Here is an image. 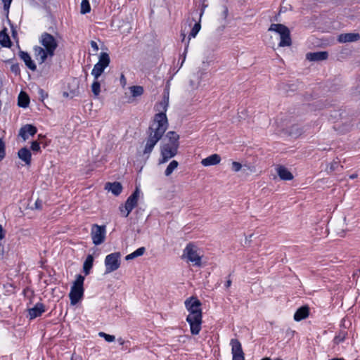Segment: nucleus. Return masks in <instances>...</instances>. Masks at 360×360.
I'll use <instances>...</instances> for the list:
<instances>
[{"label":"nucleus","mask_w":360,"mask_h":360,"mask_svg":"<svg viewBox=\"0 0 360 360\" xmlns=\"http://www.w3.org/2000/svg\"><path fill=\"white\" fill-rule=\"evenodd\" d=\"M299 134H300V131H298V132H297V133H295V135H299Z\"/></svg>","instance_id":"5fc2aeb1"},{"label":"nucleus","mask_w":360,"mask_h":360,"mask_svg":"<svg viewBox=\"0 0 360 360\" xmlns=\"http://www.w3.org/2000/svg\"><path fill=\"white\" fill-rule=\"evenodd\" d=\"M18 158L25 162V165L30 166L32 161V154L27 148H22L18 152Z\"/></svg>","instance_id":"a211bd4d"},{"label":"nucleus","mask_w":360,"mask_h":360,"mask_svg":"<svg viewBox=\"0 0 360 360\" xmlns=\"http://www.w3.org/2000/svg\"><path fill=\"white\" fill-rule=\"evenodd\" d=\"M45 311L46 308L44 304L41 302H37L33 307L28 309L27 316L30 319H34L40 316Z\"/></svg>","instance_id":"4468645a"},{"label":"nucleus","mask_w":360,"mask_h":360,"mask_svg":"<svg viewBox=\"0 0 360 360\" xmlns=\"http://www.w3.org/2000/svg\"><path fill=\"white\" fill-rule=\"evenodd\" d=\"M185 306L189 314L186 317V321L190 325L192 335L199 334L202 324V310L200 302L195 298L191 297L185 301Z\"/></svg>","instance_id":"f257e3e1"},{"label":"nucleus","mask_w":360,"mask_h":360,"mask_svg":"<svg viewBox=\"0 0 360 360\" xmlns=\"http://www.w3.org/2000/svg\"><path fill=\"white\" fill-rule=\"evenodd\" d=\"M91 91L95 96H98L101 92V84L98 79H95L91 84Z\"/></svg>","instance_id":"2f4dec72"},{"label":"nucleus","mask_w":360,"mask_h":360,"mask_svg":"<svg viewBox=\"0 0 360 360\" xmlns=\"http://www.w3.org/2000/svg\"><path fill=\"white\" fill-rule=\"evenodd\" d=\"M117 341H118V342L120 343V345H123L124 344V342H125V341L122 338H118Z\"/></svg>","instance_id":"09e8293b"},{"label":"nucleus","mask_w":360,"mask_h":360,"mask_svg":"<svg viewBox=\"0 0 360 360\" xmlns=\"http://www.w3.org/2000/svg\"><path fill=\"white\" fill-rule=\"evenodd\" d=\"M129 89L132 96L134 97L140 96L143 93V88L141 86H132Z\"/></svg>","instance_id":"7c9ffc66"},{"label":"nucleus","mask_w":360,"mask_h":360,"mask_svg":"<svg viewBox=\"0 0 360 360\" xmlns=\"http://www.w3.org/2000/svg\"><path fill=\"white\" fill-rule=\"evenodd\" d=\"M269 31L276 32L280 36L278 46L281 47L290 46L292 44L290 30L283 24H271Z\"/></svg>","instance_id":"20e7f679"},{"label":"nucleus","mask_w":360,"mask_h":360,"mask_svg":"<svg viewBox=\"0 0 360 360\" xmlns=\"http://www.w3.org/2000/svg\"><path fill=\"white\" fill-rule=\"evenodd\" d=\"M328 57L327 51L309 52L306 54V59L309 61H322Z\"/></svg>","instance_id":"dca6fc26"},{"label":"nucleus","mask_w":360,"mask_h":360,"mask_svg":"<svg viewBox=\"0 0 360 360\" xmlns=\"http://www.w3.org/2000/svg\"><path fill=\"white\" fill-rule=\"evenodd\" d=\"M91 11V6L88 0H82L81 3L80 13L86 14Z\"/></svg>","instance_id":"473e14b6"},{"label":"nucleus","mask_w":360,"mask_h":360,"mask_svg":"<svg viewBox=\"0 0 360 360\" xmlns=\"http://www.w3.org/2000/svg\"><path fill=\"white\" fill-rule=\"evenodd\" d=\"M91 48L94 51L97 52L99 49L98 44L94 41H91L90 42Z\"/></svg>","instance_id":"79ce46f5"},{"label":"nucleus","mask_w":360,"mask_h":360,"mask_svg":"<svg viewBox=\"0 0 360 360\" xmlns=\"http://www.w3.org/2000/svg\"><path fill=\"white\" fill-rule=\"evenodd\" d=\"M0 44L4 47H10L11 46L9 36L4 31L0 32Z\"/></svg>","instance_id":"cd10ccee"},{"label":"nucleus","mask_w":360,"mask_h":360,"mask_svg":"<svg viewBox=\"0 0 360 360\" xmlns=\"http://www.w3.org/2000/svg\"><path fill=\"white\" fill-rule=\"evenodd\" d=\"M106 228L105 225H98L94 224L91 226V237L94 245L102 244L105 240Z\"/></svg>","instance_id":"9b49d317"},{"label":"nucleus","mask_w":360,"mask_h":360,"mask_svg":"<svg viewBox=\"0 0 360 360\" xmlns=\"http://www.w3.org/2000/svg\"><path fill=\"white\" fill-rule=\"evenodd\" d=\"M200 22H197L194 25V26L193 27L190 34H189V39L191 38V37H195L197 34L198 33V32L200 31Z\"/></svg>","instance_id":"f704fd0d"},{"label":"nucleus","mask_w":360,"mask_h":360,"mask_svg":"<svg viewBox=\"0 0 360 360\" xmlns=\"http://www.w3.org/2000/svg\"><path fill=\"white\" fill-rule=\"evenodd\" d=\"M338 162H332L331 165H330V171H333V170L336 169V167H338Z\"/></svg>","instance_id":"a18cd8bd"},{"label":"nucleus","mask_w":360,"mask_h":360,"mask_svg":"<svg viewBox=\"0 0 360 360\" xmlns=\"http://www.w3.org/2000/svg\"><path fill=\"white\" fill-rule=\"evenodd\" d=\"M39 41L41 44L47 51L49 56L51 58L53 56L55 51L58 47V42L55 37L51 34L44 32L41 35Z\"/></svg>","instance_id":"9d476101"},{"label":"nucleus","mask_w":360,"mask_h":360,"mask_svg":"<svg viewBox=\"0 0 360 360\" xmlns=\"http://www.w3.org/2000/svg\"><path fill=\"white\" fill-rule=\"evenodd\" d=\"M230 345H231L233 355L232 360H245L240 342L237 339H231Z\"/></svg>","instance_id":"ddd939ff"},{"label":"nucleus","mask_w":360,"mask_h":360,"mask_svg":"<svg viewBox=\"0 0 360 360\" xmlns=\"http://www.w3.org/2000/svg\"><path fill=\"white\" fill-rule=\"evenodd\" d=\"M167 138L169 140V142L167 143H169L172 145L177 144L178 146H179V136L175 131H169L167 134Z\"/></svg>","instance_id":"c85d7f7f"},{"label":"nucleus","mask_w":360,"mask_h":360,"mask_svg":"<svg viewBox=\"0 0 360 360\" xmlns=\"http://www.w3.org/2000/svg\"><path fill=\"white\" fill-rule=\"evenodd\" d=\"M84 277L82 275H77L76 280L71 287L69 297L72 305H75L83 297Z\"/></svg>","instance_id":"39448f33"},{"label":"nucleus","mask_w":360,"mask_h":360,"mask_svg":"<svg viewBox=\"0 0 360 360\" xmlns=\"http://www.w3.org/2000/svg\"><path fill=\"white\" fill-rule=\"evenodd\" d=\"M242 165L238 162H233L231 164V169L234 172H238L241 169Z\"/></svg>","instance_id":"4c0bfd02"},{"label":"nucleus","mask_w":360,"mask_h":360,"mask_svg":"<svg viewBox=\"0 0 360 360\" xmlns=\"http://www.w3.org/2000/svg\"><path fill=\"white\" fill-rule=\"evenodd\" d=\"M276 172L281 179L284 181H290L293 179L292 174L284 166L278 165Z\"/></svg>","instance_id":"aec40b11"},{"label":"nucleus","mask_w":360,"mask_h":360,"mask_svg":"<svg viewBox=\"0 0 360 360\" xmlns=\"http://www.w3.org/2000/svg\"><path fill=\"white\" fill-rule=\"evenodd\" d=\"M110 63V58L109 54L105 52H101L98 57V61L94 66L91 71V75L96 79L104 72V70L109 65Z\"/></svg>","instance_id":"0eeeda50"},{"label":"nucleus","mask_w":360,"mask_h":360,"mask_svg":"<svg viewBox=\"0 0 360 360\" xmlns=\"http://www.w3.org/2000/svg\"><path fill=\"white\" fill-rule=\"evenodd\" d=\"M20 58L25 62L26 66L32 71L36 70L37 66L32 60L28 53L23 51L19 52Z\"/></svg>","instance_id":"412c9836"},{"label":"nucleus","mask_w":360,"mask_h":360,"mask_svg":"<svg viewBox=\"0 0 360 360\" xmlns=\"http://www.w3.org/2000/svg\"><path fill=\"white\" fill-rule=\"evenodd\" d=\"M94 264V257L89 255L83 264V271L86 276L89 275Z\"/></svg>","instance_id":"393cba45"},{"label":"nucleus","mask_w":360,"mask_h":360,"mask_svg":"<svg viewBox=\"0 0 360 360\" xmlns=\"http://www.w3.org/2000/svg\"><path fill=\"white\" fill-rule=\"evenodd\" d=\"M169 105V92L165 91L162 100L155 105V110L158 112L154 117L152 125L162 127L167 129L168 127V121L166 116V112Z\"/></svg>","instance_id":"f03ea898"},{"label":"nucleus","mask_w":360,"mask_h":360,"mask_svg":"<svg viewBox=\"0 0 360 360\" xmlns=\"http://www.w3.org/2000/svg\"><path fill=\"white\" fill-rule=\"evenodd\" d=\"M231 283H232V281H231V280L230 278V276H229L228 279H227V281H226V282L225 283V287L226 288H229L231 285Z\"/></svg>","instance_id":"49530a36"},{"label":"nucleus","mask_w":360,"mask_h":360,"mask_svg":"<svg viewBox=\"0 0 360 360\" xmlns=\"http://www.w3.org/2000/svg\"><path fill=\"white\" fill-rule=\"evenodd\" d=\"M98 335L100 337L104 338V339L108 342H113L115 340L114 335H108L103 332H100Z\"/></svg>","instance_id":"c9c22d12"},{"label":"nucleus","mask_w":360,"mask_h":360,"mask_svg":"<svg viewBox=\"0 0 360 360\" xmlns=\"http://www.w3.org/2000/svg\"><path fill=\"white\" fill-rule=\"evenodd\" d=\"M262 360H271V359L268 358V357H266V358L262 359Z\"/></svg>","instance_id":"3c124183"},{"label":"nucleus","mask_w":360,"mask_h":360,"mask_svg":"<svg viewBox=\"0 0 360 360\" xmlns=\"http://www.w3.org/2000/svg\"><path fill=\"white\" fill-rule=\"evenodd\" d=\"M203 13H204V10H202V11L200 13V17L202 15Z\"/></svg>","instance_id":"864d4df0"},{"label":"nucleus","mask_w":360,"mask_h":360,"mask_svg":"<svg viewBox=\"0 0 360 360\" xmlns=\"http://www.w3.org/2000/svg\"><path fill=\"white\" fill-rule=\"evenodd\" d=\"M34 206L36 209H41L42 207V201L37 200L34 203Z\"/></svg>","instance_id":"c03bdc74"},{"label":"nucleus","mask_w":360,"mask_h":360,"mask_svg":"<svg viewBox=\"0 0 360 360\" xmlns=\"http://www.w3.org/2000/svg\"><path fill=\"white\" fill-rule=\"evenodd\" d=\"M309 316V307H302L299 308L294 314V319L297 321H300L302 319H306Z\"/></svg>","instance_id":"5701e85b"},{"label":"nucleus","mask_w":360,"mask_h":360,"mask_svg":"<svg viewBox=\"0 0 360 360\" xmlns=\"http://www.w3.org/2000/svg\"><path fill=\"white\" fill-rule=\"evenodd\" d=\"M34 56L36 60L40 64H42L45 62L47 57L49 56V54L45 49H43L40 46H35L34 48Z\"/></svg>","instance_id":"f3484780"},{"label":"nucleus","mask_w":360,"mask_h":360,"mask_svg":"<svg viewBox=\"0 0 360 360\" xmlns=\"http://www.w3.org/2000/svg\"><path fill=\"white\" fill-rule=\"evenodd\" d=\"M179 166V162L176 160H172L165 171V174L166 176H170L172 172L177 168Z\"/></svg>","instance_id":"c756f323"},{"label":"nucleus","mask_w":360,"mask_h":360,"mask_svg":"<svg viewBox=\"0 0 360 360\" xmlns=\"http://www.w3.org/2000/svg\"><path fill=\"white\" fill-rule=\"evenodd\" d=\"M4 3V8L6 11H8L10 6L11 4L12 0H1Z\"/></svg>","instance_id":"a19ab883"},{"label":"nucleus","mask_w":360,"mask_h":360,"mask_svg":"<svg viewBox=\"0 0 360 360\" xmlns=\"http://www.w3.org/2000/svg\"><path fill=\"white\" fill-rule=\"evenodd\" d=\"M276 360H282V359H276Z\"/></svg>","instance_id":"6e6d98bb"},{"label":"nucleus","mask_w":360,"mask_h":360,"mask_svg":"<svg viewBox=\"0 0 360 360\" xmlns=\"http://www.w3.org/2000/svg\"><path fill=\"white\" fill-rule=\"evenodd\" d=\"M328 360H344V359H342V358H333V359H330Z\"/></svg>","instance_id":"8fccbe9b"},{"label":"nucleus","mask_w":360,"mask_h":360,"mask_svg":"<svg viewBox=\"0 0 360 360\" xmlns=\"http://www.w3.org/2000/svg\"><path fill=\"white\" fill-rule=\"evenodd\" d=\"M179 146L177 144L172 145L169 143L164 144L161 148V157L159 160L160 164L165 163L169 159L174 157L178 152Z\"/></svg>","instance_id":"f8f14e48"},{"label":"nucleus","mask_w":360,"mask_h":360,"mask_svg":"<svg viewBox=\"0 0 360 360\" xmlns=\"http://www.w3.org/2000/svg\"><path fill=\"white\" fill-rule=\"evenodd\" d=\"M37 131V128L32 124H25L19 131V136L26 141L29 136H34Z\"/></svg>","instance_id":"2eb2a0df"},{"label":"nucleus","mask_w":360,"mask_h":360,"mask_svg":"<svg viewBox=\"0 0 360 360\" xmlns=\"http://www.w3.org/2000/svg\"><path fill=\"white\" fill-rule=\"evenodd\" d=\"M31 149L33 152H39L40 151V146L39 142L33 141L31 144Z\"/></svg>","instance_id":"58836bf2"},{"label":"nucleus","mask_w":360,"mask_h":360,"mask_svg":"<svg viewBox=\"0 0 360 360\" xmlns=\"http://www.w3.org/2000/svg\"><path fill=\"white\" fill-rule=\"evenodd\" d=\"M221 161V157L218 154H212L201 161V164L205 167L216 165Z\"/></svg>","instance_id":"4be33fe9"},{"label":"nucleus","mask_w":360,"mask_h":360,"mask_svg":"<svg viewBox=\"0 0 360 360\" xmlns=\"http://www.w3.org/2000/svg\"><path fill=\"white\" fill-rule=\"evenodd\" d=\"M121 254L119 252L108 255L105 258V274H110L117 270L121 264Z\"/></svg>","instance_id":"1a4fd4ad"},{"label":"nucleus","mask_w":360,"mask_h":360,"mask_svg":"<svg viewBox=\"0 0 360 360\" xmlns=\"http://www.w3.org/2000/svg\"><path fill=\"white\" fill-rule=\"evenodd\" d=\"M360 39L359 33H345L341 34L338 37V41L341 43L356 41Z\"/></svg>","instance_id":"6ab92c4d"},{"label":"nucleus","mask_w":360,"mask_h":360,"mask_svg":"<svg viewBox=\"0 0 360 360\" xmlns=\"http://www.w3.org/2000/svg\"><path fill=\"white\" fill-rule=\"evenodd\" d=\"M29 103L30 98L24 92H20L18 96V105L22 108H26L28 105Z\"/></svg>","instance_id":"a878e982"},{"label":"nucleus","mask_w":360,"mask_h":360,"mask_svg":"<svg viewBox=\"0 0 360 360\" xmlns=\"http://www.w3.org/2000/svg\"><path fill=\"white\" fill-rule=\"evenodd\" d=\"M347 335V332L345 330L340 331L334 338V341L336 344H339L345 340L346 336Z\"/></svg>","instance_id":"72a5a7b5"},{"label":"nucleus","mask_w":360,"mask_h":360,"mask_svg":"<svg viewBox=\"0 0 360 360\" xmlns=\"http://www.w3.org/2000/svg\"><path fill=\"white\" fill-rule=\"evenodd\" d=\"M105 188L115 195L120 194L122 190V186L119 182L107 183Z\"/></svg>","instance_id":"b1692460"},{"label":"nucleus","mask_w":360,"mask_h":360,"mask_svg":"<svg viewBox=\"0 0 360 360\" xmlns=\"http://www.w3.org/2000/svg\"><path fill=\"white\" fill-rule=\"evenodd\" d=\"M167 129L162 127H156V125H150L147 131L148 138L146 139L144 149L142 155L148 158L150 154L157 143L161 139Z\"/></svg>","instance_id":"7ed1b4c3"},{"label":"nucleus","mask_w":360,"mask_h":360,"mask_svg":"<svg viewBox=\"0 0 360 360\" xmlns=\"http://www.w3.org/2000/svg\"><path fill=\"white\" fill-rule=\"evenodd\" d=\"M145 252H146V248L144 247H141V248H138L136 250H135L134 252H133L132 253L127 255L125 257V259L127 261L134 259L138 257L142 256L145 253Z\"/></svg>","instance_id":"bb28decb"},{"label":"nucleus","mask_w":360,"mask_h":360,"mask_svg":"<svg viewBox=\"0 0 360 360\" xmlns=\"http://www.w3.org/2000/svg\"><path fill=\"white\" fill-rule=\"evenodd\" d=\"M11 70L15 75L20 74V69L18 64H13L11 67Z\"/></svg>","instance_id":"ea45409f"},{"label":"nucleus","mask_w":360,"mask_h":360,"mask_svg":"<svg viewBox=\"0 0 360 360\" xmlns=\"http://www.w3.org/2000/svg\"><path fill=\"white\" fill-rule=\"evenodd\" d=\"M4 238V231L2 226L0 224V240Z\"/></svg>","instance_id":"de8ad7c7"},{"label":"nucleus","mask_w":360,"mask_h":360,"mask_svg":"<svg viewBox=\"0 0 360 360\" xmlns=\"http://www.w3.org/2000/svg\"><path fill=\"white\" fill-rule=\"evenodd\" d=\"M183 257L186 258L195 266H201V256L198 253V249L192 243H188L184 250Z\"/></svg>","instance_id":"6e6552de"},{"label":"nucleus","mask_w":360,"mask_h":360,"mask_svg":"<svg viewBox=\"0 0 360 360\" xmlns=\"http://www.w3.org/2000/svg\"><path fill=\"white\" fill-rule=\"evenodd\" d=\"M5 155V143L2 139H0V161L4 158Z\"/></svg>","instance_id":"e433bc0d"},{"label":"nucleus","mask_w":360,"mask_h":360,"mask_svg":"<svg viewBox=\"0 0 360 360\" xmlns=\"http://www.w3.org/2000/svg\"><path fill=\"white\" fill-rule=\"evenodd\" d=\"M139 196L140 191L136 188L134 193L127 198L124 205L120 206L119 209L123 217H127L132 210L137 205Z\"/></svg>","instance_id":"423d86ee"},{"label":"nucleus","mask_w":360,"mask_h":360,"mask_svg":"<svg viewBox=\"0 0 360 360\" xmlns=\"http://www.w3.org/2000/svg\"><path fill=\"white\" fill-rule=\"evenodd\" d=\"M120 84L123 87L127 84V79L123 74H122L120 76Z\"/></svg>","instance_id":"37998d69"},{"label":"nucleus","mask_w":360,"mask_h":360,"mask_svg":"<svg viewBox=\"0 0 360 360\" xmlns=\"http://www.w3.org/2000/svg\"><path fill=\"white\" fill-rule=\"evenodd\" d=\"M350 177H351L352 179H354V178L356 177V175H354V174H353V175H352Z\"/></svg>","instance_id":"603ef678"}]
</instances>
